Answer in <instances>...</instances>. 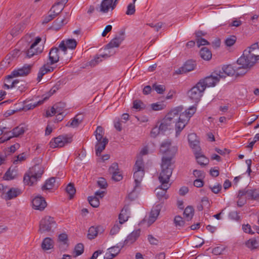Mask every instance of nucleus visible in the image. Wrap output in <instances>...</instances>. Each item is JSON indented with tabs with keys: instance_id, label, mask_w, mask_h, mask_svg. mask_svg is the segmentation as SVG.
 <instances>
[{
	"instance_id": "41",
	"label": "nucleus",
	"mask_w": 259,
	"mask_h": 259,
	"mask_svg": "<svg viewBox=\"0 0 259 259\" xmlns=\"http://www.w3.org/2000/svg\"><path fill=\"white\" fill-rule=\"evenodd\" d=\"M189 143L190 147L193 150L194 154L196 153L201 152V149L199 146V142L198 140H194L193 142Z\"/></svg>"
},
{
	"instance_id": "58",
	"label": "nucleus",
	"mask_w": 259,
	"mask_h": 259,
	"mask_svg": "<svg viewBox=\"0 0 259 259\" xmlns=\"http://www.w3.org/2000/svg\"><path fill=\"white\" fill-rule=\"evenodd\" d=\"M174 222L176 226L182 227L184 225V221L183 218L179 215L176 216L174 219Z\"/></svg>"
},
{
	"instance_id": "2",
	"label": "nucleus",
	"mask_w": 259,
	"mask_h": 259,
	"mask_svg": "<svg viewBox=\"0 0 259 259\" xmlns=\"http://www.w3.org/2000/svg\"><path fill=\"white\" fill-rule=\"evenodd\" d=\"M259 60V55L257 52L250 53V51L244 50L243 55L237 61L238 67H235L237 69V74L242 75L245 74Z\"/></svg>"
},
{
	"instance_id": "10",
	"label": "nucleus",
	"mask_w": 259,
	"mask_h": 259,
	"mask_svg": "<svg viewBox=\"0 0 259 259\" xmlns=\"http://www.w3.org/2000/svg\"><path fill=\"white\" fill-rule=\"evenodd\" d=\"M31 65L25 64L22 68H19L17 70H14L12 72L11 74L7 76L6 78V81L10 82V80L13 77L17 76H26L28 75L31 71Z\"/></svg>"
},
{
	"instance_id": "49",
	"label": "nucleus",
	"mask_w": 259,
	"mask_h": 259,
	"mask_svg": "<svg viewBox=\"0 0 259 259\" xmlns=\"http://www.w3.org/2000/svg\"><path fill=\"white\" fill-rule=\"evenodd\" d=\"M28 155L25 152H23L22 153L17 155L16 158V159L14 160L13 163L14 164H17L18 162H22L26 160Z\"/></svg>"
},
{
	"instance_id": "4",
	"label": "nucleus",
	"mask_w": 259,
	"mask_h": 259,
	"mask_svg": "<svg viewBox=\"0 0 259 259\" xmlns=\"http://www.w3.org/2000/svg\"><path fill=\"white\" fill-rule=\"evenodd\" d=\"M172 172L171 169H168L167 170H161L159 176V180L161 185L155 189L156 196L159 200H161L162 198L165 199L168 198L166 191L171 185V184L169 183V179Z\"/></svg>"
},
{
	"instance_id": "48",
	"label": "nucleus",
	"mask_w": 259,
	"mask_h": 259,
	"mask_svg": "<svg viewBox=\"0 0 259 259\" xmlns=\"http://www.w3.org/2000/svg\"><path fill=\"white\" fill-rule=\"evenodd\" d=\"M152 88L157 92V93L159 94H163L165 91V87L164 85L157 84L156 83L153 84Z\"/></svg>"
},
{
	"instance_id": "46",
	"label": "nucleus",
	"mask_w": 259,
	"mask_h": 259,
	"mask_svg": "<svg viewBox=\"0 0 259 259\" xmlns=\"http://www.w3.org/2000/svg\"><path fill=\"white\" fill-rule=\"evenodd\" d=\"M88 201L91 205L93 207L97 208L100 205L99 200L96 196H89L88 197Z\"/></svg>"
},
{
	"instance_id": "15",
	"label": "nucleus",
	"mask_w": 259,
	"mask_h": 259,
	"mask_svg": "<svg viewBox=\"0 0 259 259\" xmlns=\"http://www.w3.org/2000/svg\"><path fill=\"white\" fill-rule=\"evenodd\" d=\"M242 195H245V198L248 199L259 201V192L256 189H249L246 188L240 190V196Z\"/></svg>"
},
{
	"instance_id": "33",
	"label": "nucleus",
	"mask_w": 259,
	"mask_h": 259,
	"mask_svg": "<svg viewBox=\"0 0 259 259\" xmlns=\"http://www.w3.org/2000/svg\"><path fill=\"white\" fill-rule=\"evenodd\" d=\"M200 55L202 58L205 60H210L212 57L210 51L206 47H203L200 50Z\"/></svg>"
},
{
	"instance_id": "6",
	"label": "nucleus",
	"mask_w": 259,
	"mask_h": 259,
	"mask_svg": "<svg viewBox=\"0 0 259 259\" xmlns=\"http://www.w3.org/2000/svg\"><path fill=\"white\" fill-rule=\"evenodd\" d=\"M134 178L135 186L132 193L135 192L136 189L141 186V183L144 176V168L143 159L142 158L137 159L134 167Z\"/></svg>"
},
{
	"instance_id": "35",
	"label": "nucleus",
	"mask_w": 259,
	"mask_h": 259,
	"mask_svg": "<svg viewBox=\"0 0 259 259\" xmlns=\"http://www.w3.org/2000/svg\"><path fill=\"white\" fill-rule=\"evenodd\" d=\"M104 134V129L101 126H98L97 127L96 131L95 132V135L96 136V140H97V143H102L103 138Z\"/></svg>"
},
{
	"instance_id": "60",
	"label": "nucleus",
	"mask_w": 259,
	"mask_h": 259,
	"mask_svg": "<svg viewBox=\"0 0 259 259\" xmlns=\"http://www.w3.org/2000/svg\"><path fill=\"white\" fill-rule=\"evenodd\" d=\"M118 170V165L117 163L114 162L112 164V165L109 168L108 171L111 174H114L117 172Z\"/></svg>"
},
{
	"instance_id": "13",
	"label": "nucleus",
	"mask_w": 259,
	"mask_h": 259,
	"mask_svg": "<svg viewBox=\"0 0 259 259\" xmlns=\"http://www.w3.org/2000/svg\"><path fill=\"white\" fill-rule=\"evenodd\" d=\"M235 67L237 66H232L231 65L224 66L221 70H216L215 74L218 75L221 78H224L227 76H232L235 74L237 76H238L237 74V69Z\"/></svg>"
},
{
	"instance_id": "47",
	"label": "nucleus",
	"mask_w": 259,
	"mask_h": 259,
	"mask_svg": "<svg viewBox=\"0 0 259 259\" xmlns=\"http://www.w3.org/2000/svg\"><path fill=\"white\" fill-rule=\"evenodd\" d=\"M16 177V174H14V170H11L10 168H9L5 173L4 176V179L5 180H13Z\"/></svg>"
},
{
	"instance_id": "5",
	"label": "nucleus",
	"mask_w": 259,
	"mask_h": 259,
	"mask_svg": "<svg viewBox=\"0 0 259 259\" xmlns=\"http://www.w3.org/2000/svg\"><path fill=\"white\" fill-rule=\"evenodd\" d=\"M44 172V167L41 165L35 164L25 174L24 183L29 186L33 185L41 177Z\"/></svg>"
},
{
	"instance_id": "52",
	"label": "nucleus",
	"mask_w": 259,
	"mask_h": 259,
	"mask_svg": "<svg viewBox=\"0 0 259 259\" xmlns=\"http://www.w3.org/2000/svg\"><path fill=\"white\" fill-rule=\"evenodd\" d=\"M151 106L152 110L158 111L163 109L165 107V105L163 103L157 102L152 104Z\"/></svg>"
},
{
	"instance_id": "29",
	"label": "nucleus",
	"mask_w": 259,
	"mask_h": 259,
	"mask_svg": "<svg viewBox=\"0 0 259 259\" xmlns=\"http://www.w3.org/2000/svg\"><path fill=\"white\" fill-rule=\"evenodd\" d=\"M41 247L44 251L51 249L54 247V241L51 238L46 237L43 240Z\"/></svg>"
},
{
	"instance_id": "61",
	"label": "nucleus",
	"mask_w": 259,
	"mask_h": 259,
	"mask_svg": "<svg viewBox=\"0 0 259 259\" xmlns=\"http://www.w3.org/2000/svg\"><path fill=\"white\" fill-rule=\"evenodd\" d=\"M121 225L119 223V224H115L112 228L110 230V234L112 235H115L119 231L120 229Z\"/></svg>"
},
{
	"instance_id": "22",
	"label": "nucleus",
	"mask_w": 259,
	"mask_h": 259,
	"mask_svg": "<svg viewBox=\"0 0 259 259\" xmlns=\"http://www.w3.org/2000/svg\"><path fill=\"white\" fill-rule=\"evenodd\" d=\"M108 250L105 254L104 258L112 259L120 252V248L118 246H112L108 248Z\"/></svg>"
},
{
	"instance_id": "14",
	"label": "nucleus",
	"mask_w": 259,
	"mask_h": 259,
	"mask_svg": "<svg viewBox=\"0 0 259 259\" xmlns=\"http://www.w3.org/2000/svg\"><path fill=\"white\" fill-rule=\"evenodd\" d=\"M31 203L33 209L40 211L44 210L47 206L45 198L40 195L34 196L31 200Z\"/></svg>"
},
{
	"instance_id": "27",
	"label": "nucleus",
	"mask_w": 259,
	"mask_h": 259,
	"mask_svg": "<svg viewBox=\"0 0 259 259\" xmlns=\"http://www.w3.org/2000/svg\"><path fill=\"white\" fill-rule=\"evenodd\" d=\"M130 211L128 206H124L119 215V222L120 225H122L124 222L127 221L128 215H127V212Z\"/></svg>"
},
{
	"instance_id": "38",
	"label": "nucleus",
	"mask_w": 259,
	"mask_h": 259,
	"mask_svg": "<svg viewBox=\"0 0 259 259\" xmlns=\"http://www.w3.org/2000/svg\"><path fill=\"white\" fill-rule=\"evenodd\" d=\"M44 102V100H39L37 102L33 103H31L29 104H25L23 106L22 109L24 111H28L29 110L33 109L37 106L42 104Z\"/></svg>"
},
{
	"instance_id": "59",
	"label": "nucleus",
	"mask_w": 259,
	"mask_h": 259,
	"mask_svg": "<svg viewBox=\"0 0 259 259\" xmlns=\"http://www.w3.org/2000/svg\"><path fill=\"white\" fill-rule=\"evenodd\" d=\"M135 4L134 3H131L127 6L126 14L127 15H133L135 13Z\"/></svg>"
},
{
	"instance_id": "25",
	"label": "nucleus",
	"mask_w": 259,
	"mask_h": 259,
	"mask_svg": "<svg viewBox=\"0 0 259 259\" xmlns=\"http://www.w3.org/2000/svg\"><path fill=\"white\" fill-rule=\"evenodd\" d=\"M116 1V0H115L112 6L113 0H103L101 4L100 11L103 13H107L110 8L112 7V9H113Z\"/></svg>"
},
{
	"instance_id": "18",
	"label": "nucleus",
	"mask_w": 259,
	"mask_h": 259,
	"mask_svg": "<svg viewBox=\"0 0 259 259\" xmlns=\"http://www.w3.org/2000/svg\"><path fill=\"white\" fill-rule=\"evenodd\" d=\"M63 10V7L59 8L57 11H55V7H52L49 11V14L46 16L42 22V24H47L55 18Z\"/></svg>"
},
{
	"instance_id": "23",
	"label": "nucleus",
	"mask_w": 259,
	"mask_h": 259,
	"mask_svg": "<svg viewBox=\"0 0 259 259\" xmlns=\"http://www.w3.org/2000/svg\"><path fill=\"white\" fill-rule=\"evenodd\" d=\"M160 210L159 206L158 205L152 209L148 221L149 225H151L156 221L159 214Z\"/></svg>"
},
{
	"instance_id": "43",
	"label": "nucleus",
	"mask_w": 259,
	"mask_h": 259,
	"mask_svg": "<svg viewBox=\"0 0 259 259\" xmlns=\"http://www.w3.org/2000/svg\"><path fill=\"white\" fill-rule=\"evenodd\" d=\"M101 57L105 58L109 57V56L107 54H104L100 56L96 55L94 59L90 61V65L92 66H95L98 63H99L100 62H101L102 61V60L101 59Z\"/></svg>"
},
{
	"instance_id": "55",
	"label": "nucleus",
	"mask_w": 259,
	"mask_h": 259,
	"mask_svg": "<svg viewBox=\"0 0 259 259\" xmlns=\"http://www.w3.org/2000/svg\"><path fill=\"white\" fill-rule=\"evenodd\" d=\"M236 41V37L234 35H231L227 37L225 40V44L228 47L232 46Z\"/></svg>"
},
{
	"instance_id": "26",
	"label": "nucleus",
	"mask_w": 259,
	"mask_h": 259,
	"mask_svg": "<svg viewBox=\"0 0 259 259\" xmlns=\"http://www.w3.org/2000/svg\"><path fill=\"white\" fill-rule=\"evenodd\" d=\"M53 70V68L52 67L50 66L48 64H45L42 67H41L37 74V80L38 82H39L42 76L46 74L47 73L49 72H51Z\"/></svg>"
},
{
	"instance_id": "3",
	"label": "nucleus",
	"mask_w": 259,
	"mask_h": 259,
	"mask_svg": "<svg viewBox=\"0 0 259 259\" xmlns=\"http://www.w3.org/2000/svg\"><path fill=\"white\" fill-rule=\"evenodd\" d=\"M177 151V149L176 147L171 146L170 141L166 140L162 143L160 151L164 155L162 158L161 170H167L171 169L172 171L175 162L173 159Z\"/></svg>"
},
{
	"instance_id": "17",
	"label": "nucleus",
	"mask_w": 259,
	"mask_h": 259,
	"mask_svg": "<svg viewBox=\"0 0 259 259\" xmlns=\"http://www.w3.org/2000/svg\"><path fill=\"white\" fill-rule=\"evenodd\" d=\"M124 32H121L120 36H116L113 38L105 47V49L118 48L121 42L124 40Z\"/></svg>"
},
{
	"instance_id": "24",
	"label": "nucleus",
	"mask_w": 259,
	"mask_h": 259,
	"mask_svg": "<svg viewBox=\"0 0 259 259\" xmlns=\"http://www.w3.org/2000/svg\"><path fill=\"white\" fill-rule=\"evenodd\" d=\"M21 193L18 188H12L6 193L5 198L6 200H11L17 197Z\"/></svg>"
},
{
	"instance_id": "28",
	"label": "nucleus",
	"mask_w": 259,
	"mask_h": 259,
	"mask_svg": "<svg viewBox=\"0 0 259 259\" xmlns=\"http://www.w3.org/2000/svg\"><path fill=\"white\" fill-rule=\"evenodd\" d=\"M108 143V140L106 137L104 138L102 143H97L95 146L96 153L99 156L101 152L105 149L106 145Z\"/></svg>"
},
{
	"instance_id": "51",
	"label": "nucleus",
	"mask_w": 259,
	"mask_h": 259,
	"mask_svg": "<svg viewBox=\"0 0 259 259\" xmlns=\"http://www.w3.org/2000/svg\"><path fill=\"white\" fill-rule=\"evenodd\" d=\"M8 83H10V84H7L6 83H5L4 84V88L9 89L10 88H19L20 86L19 85V81L17 79H15L14 80L11 81V79L10 80V82H8Z\"/></svg>"
},
{
	"instance_id": "16",
	"label": "nucleus",
	"mask_w": 259,
	"mask_h": 259,
	"mask_svg": "<svg viewBox=\"0 0 259 259\" xmlns=\"http://www.w3.org/2000/svg\"><path fill=\"white\" fill-rule=\"evenodd\" d=\"M196 67L195 62L192 60H188L184 65L176 71V73L179 74L186 73L191 71L194 69Z\"/></svg>"
},
{
	"instance_id": "31",
	"label": "nucleus",
	"mask_w": 259,
	"mask_h": 259,
	"mask_svg": "<svg viewBox=\"0 0 259 259\" xmlns=\"http://www.w3.org/2000/svg\"><path fill=\"white\" fill-rule=\"evenodd\" d=\"M67 23L65 18H57L53 23L52 28L56 31L59 30L63 25Z\"/></svg>"
},
{
	"instance_id": "30",
	"label": "nucleus",
	"mask_w": 259,
	"mask_h": 259,
	"mask_svg": "<svg viewBox=\"0 0 259 259\" xmlns=\"http://www.w3.org/2000/svg\"><path fill=\"white\" fill-rule=\"evenodd\" d=\"M195 155L197 163L200 165L204 166L208 164V159L202 154L201 152L195 153Z\"/></svg>"
},
{
	"instance_id": "19",
	"label": "nucleus",
	"mask_w": 259,
	"mask_h": 259,
	"mask_svg": "<svg viewBox=\"0 0 259 259\" xmlns=\"http://www.w3.org/2000/svg\"><path fill=\"white\" fill-rule=\"evenodd\" d=\"M59 52V49L58 48H53L51 49L49 56L50 64H54L59 61L60 58Z\"/></svg>"
},
{
	"instance_id": "32",
	"label": "nucleus",
	"mask_w": 259,
	"mask_h": 259,
	"mask_svg": "<svg viewBox=\"0 0 259 259\" xmlns=\"http://www.w3.org/2000/svg\"><path fill=\"white\" fill-rule=\"evenodd\" d=\"M25 132V128L23 126H18L15 128H14L12 130V136L9 137L6 140H9L11 138L13 137H17L21 135H22Z\"/></svg>"
},
{
	"instance_id": "1",
	"label": "nucleus",
	"mask_w": 259,
	"mask_h": 259,
	"mask_svg": "<svg viewBox=\"0 0 259 259\" xmlns=\"http://www.w3.org/2000/svg\"><path fill=\"white\" fill-rule=\"evenodd\" d=\"M196 111V108L194 106L190 107L184 112H182L181 107H178L171 110L162 120L159 130L162 132L170 130L172 126V124L175 123L176 136H178Z\"/></svg>"
},
{
	"instance_id": "9",
	"label": "nucleus",
	"mask_w": 259,
	"mask_h": 259,
	"mask_svg": "<svg viewBox=\"0 0 259 259\" xmlns=\"http://www.w3.org/2000/svg\"><path fill=\"white\" fill-rule=\"evenodd\" d=\"M201 83V82H198L188 92L190 98L196 102L199 101L205 90L204 86L202 85Z\"/></svg>"
},
{
	"instance_id": "20",
	"label": "nucleus",
	"mask_w": 259,
	"mask_h": 259,
	"mask_svg": "<svg viewBox=\"0 0 259 259\" xmlns=\"http://www.w3.org/2000/svg\"><path fill=\"white\" fill-rule=\"evenodd\" d=\"M140 230H136L133 231L129 235L127 236V238L124 241V244L126 245L133 243L137 238L139 237L140 234Z\"/></svg>"
},
{
	"instance_id": "40",
	"label": "nucleus",
	"mask_w": 259,
	"mask_h": 259,
	"mask_svg": "<svg viewBox=\"0 0 259 259\" xmlns=\"http://www.w3.org/2000/svg\"><path fill=\"white\" fill-rule=\"evenodd\" d=\"M59 89V85L56 84L54 85L50 91L46 95L43 96L44 101L48 100L51 96H52L54 94H55L58 90Z\"/></svg>"
},
{
	"instance_id": "64",
	"label": "nucleus",
	"mask_w": 259,
	"mask_h": 259,
	"mask_svg": "<svg viewBox=\"0 0 259 259\" xmlns=\"http://www.w3.org/2000/svg\"><path fill=\"white\" fill-rule=\"evenodd\" d=\"M259 49V45L258 42L252 44L250 47H248L245 50L250 51V53L256 52V50Z\"/></svg>"
},
{
	"instance_id": "50",
	"label": "nucleus",
	"mask_w": 259,
	"mask_h": 259,
	"mask_svg": "<svg viewBox=\"0 0 259 259\" xmlns=\"http://www.w3.org/2000/svg\"><path fill=\"white\" fill-rule=\"evenodd\" d=\"M237 197L238 198L237 202V205L239 207H242L246 203L247 198H245V195L240 196V190L238 192Z\"/></svg>"
},
{
	"instance_id": "53",
	"label": "nucleus",
	"mask_w": 259,
	"mask_h": 259,
	"mask_svg": "<svg viewBox=\"0 0 259 259\" xmlns=\"http://www.w3.org/2000/svg\"><path fill=\"white\" fill-rule=\"evenodd\" d=\"M257 242L255 239H250L246 242V245L247 247L252 249L255 248L257 245Z\"/></svg>"
},
{
	"instance_id": "37",
	"label": "nucleus",
	"mask_w": 259,
	"mask_h": 259,
	"mask_svg": "<svg viewBox=\"0 0 259 259\" xmlns=\"http://www.w3.org/2000/svg\"><path fill=\"white\" fill-rule=\"evenodd\" d=\"M66 192L68 194L69 199L73 198L76 193V189L73 183H69L66 188Z\"/></svg>"
},
{
	"instance_id": "7",
	"label": "nucleus",
	"mask_w": 259,
	"mask_h": 259,
	"mask_svg": "<svg viewBox=\"0 0 259 259\" xmlns=\"http://www.w3.org/2000/svg\"><path fill=\"white\" fill-rule=\"evenodd\" d=\"M56 223L54 219L50 216H46L40 221L38 231L40 233L51 231L53 227L56 226Z\"/></svg>"
},
{
	"instance_id": "8",
	"label": "nucleus",
	"mask_w": 259,
	"mask_h": 259,
	"mask_svg": "<svg viewBox=\"0 0 259 259\" xmlns=\"http://www.w3.org/2000/svg\"><path fill=\"white\" fill-rule=\"evenodd\" d=\"M41 40L40 37H36L35 41L30 45L29 48L23 52L27 58H30L35 55H37L42 52L43 48L41 46H37Z\"/></svg>"
},
{
	"instance_id": "44",
	"label": "nucleus",
	"mask_w": 259,
	"mask_h": 259,
	"mask_svg": "<svg viewBox=\"0 0 259 259\" xmlns=\"http://www.w3.org/2000/svg\"><path fill=\"white\" fill-rule=\"evenodd\" d=\"M133 108L140 111L145 108L146 105L143 103V102L139 100H136L133 102Z\"/></svg>"
},
{
	"instance_id": "34",
	"label": "nucleus",
	"mask_w": 259,
	"mask_h": 259,
	"mask_svg": "<svg viewBox=\"0 0 259 259\" xmlns=\"http://www.w3.org/2000/svg\"><path fill=\"white\" fill-rule=\"evenodd\" d=\"M56 180L54 177H52L46 181L45 184L42 186V190L52 189L55 185Z\"/></svg>"
},
{
	"instance_id": "36",
	"label": "nucleus",
	"mask_w": 259,
	"mask_h": 259,
	"mask_svg": "<svg viewBox=\"0 0 259 259\" xmlns=\"http://www.w3.org/2000/svg\"><path fill=\"white\" fill-rule=\"evenodd\" d=\"M194 215V209L191 206H187L184 212V216L185 219L189 221L191 220Z\"/></svg>"
},
{
	"instance_id": "56",
	"label": "nucleus",
	"mask_w": 259,
	"mask_h": 259,
	"mask_svg": "<svg viewBox=\"0 0 259 259\" xmlns=\"http://www.w3.org/2000/svg\"><path fill=\"white\" fill-rule=\"evenodd\" d=\"M66 45L70 49H74L76 48L77 45L76 41L74 39H69L66 41Z\"/></svg>"
},
{
	"instance_id": "39",
	"label": "nucleus",
	"mask_w": 259,
	"mask_h": 259,
	"mask_svg": "<svg viewBox=\"0 0 259 259\" xmlns=\"http://www.w3.org/2000/svg\"><path fill=\"white\" fill-rule=\"evenodd\" d=\"M84 251V246L82 243H78L74 247L73 253L74 257L81 255Z\"/></svg>"
},
{
	"instance_id": "11",
	"label": "nucleus",
	"mask_w": 259,
	"mask_h": 259,
	"mask_svg": "<svg viewBox=\"0 0 259 259\" xmlns=\"http://www.w3.org/2000/svg\"><path fill=\"white\" fill-rule=\"evenodd\" d=\"M72 142V138L68 137L67 136H59L54 138L50 142V146L51 148L62 147L65 144Z\"/></svg>"
},
{
	"instance_id": "12",
	"label": "nucleus",
	"mask_w": 259,
	"mask_h": 259,
	"mask_svg": "<svg viewBox=\"0 0 259 259\" xmlns=\"http://www.w3.org/2000/svg\"><path fill=\"white\" fill-rule=\"evenodd\" d=\"M215 72L216 71L213 72L211 75L200 80L199 81V82L202 83L201 85L204 86L205 90L206 87H213L220 81L221 77L218 75H216Z\"/></svg>"
},
{
	"instance_id": "62",
	"label": "nucleus",
	"mask_w": 259,
	"mask_h": 259,
	"mask_svg": "<svg viewBox=\"0 0 259 259\" xmlns=\"http://www.w3.org/2000/svg\"><path fill=\"white\" fill-rule=\"evenodd\" d=\"M209 188L213 193L218 194L222 189V185L221 184H218L213 187L209 186Z\"/></svg>"
},
{
	"instance_id": "63",
	"label": "nucleus",
	"mask_w": 259,
	"mask_h": 259,
	"mask_svg": "<svg viewBox=\"0 0 259 259\" xmlns=\"http://www.w3.org/2000/svg\"><path fill=\"white\" fill-rule=\"evenodd\" d=\"M229 218L233 220L239 221L240 220V216L236 211H233L230 212L229 214Z\"/></svg>"
},
{
	"instance_id": "57",
	"label": "nucleus",
	"mask_w": 259,
	"mask_h": 259,
	"mask_svg": "<svg viewBox=\"0 0 259 259\" xmlns=\"http://www.w3.org/2000/svg\"><path fill=\"white\" fill-rule=\"evenodd\" d=\"M97 184L101 189H106L108 186L106 180L104 178H100L97 181Z\"/></svg>"
},
{
	"instance_id": "42",
	"label": "nucleus",
	"mask_w": 259,
	"mask_h": 259,
	"mask_svg": "<svg viewBox=\"0 0 259 259\" xmlns=\"http://www.w3.org/2000/svg\"><path fill=\"white\" fill-rule=\"evenodd\" d=\"M189 143L190 147L193 150L194 154L196 153L201 152V149L199 146V142L198 140H194L193 142Z\"/></svg>"
},
{
	"instance_id": "45",
	"label": "nucleus",
	"mask_w": 259,
	"mask_h": 259,
	"mask_svg": "<svg viewBox=\"0 0 259 259\" xmlns=\"http://www.w3.org/2000/svg\"><path fill=\"white\" fill-rule=\"evenodd\" d=\"M55 109L57 111L58 114V116L59 115H61L64 109H65L66 107V104L64 102H59L55 105Z\"/></svg>"
},
{
	"instance_id": "54",
	"label": "nucleus",
	"mask_w": 259,
	"mask_h": 259,
	"mask_svg": "<svg viewBox=\"0 0 259 259\" xmlns=\"http://www.w3.org/2000/svg\"><path fill=\"white\" fill-rule=\"evenodd\" d=\"M81 123L80 119H77L74 117L71 122H68L67 123L66 126L74 128L77 127Z\"/></svg>"
},
{
	"instance_id": "21",
	"label": "nucleus",
	"mask_w": 259,
	"mask_h": 259,
	"mask_svg": "<svg viewBox=\"0 0 259 259\" xmlns=\"http://www.w3.org/2000/svg\"><path fill=\"white\" fill-rule=\"evenodd\" d=\"M104 229L101 226H98L95 227L94 226L91 227L88 231V237L90 239H94L99 233H102Z\"/></svg>"
}]
</instances>
